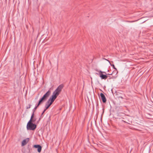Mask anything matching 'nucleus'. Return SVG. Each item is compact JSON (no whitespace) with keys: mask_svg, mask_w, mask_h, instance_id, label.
<instances>
[{"mask_svg":"<svg viewBox=\"0 0 153 153\" xmlns=\"http://www.w3.org/2000/svg\"><path fill=\"white\" fill-rule=\"evenodd\" d=\"M63 87V86L62 84L60 85L53 92L52 95L51 96L56 99L62 91Z\"/></svg>","mask_w":153,"mask_h":153,"instance_id":"nucleus-1","label":"nucleus"},{"mask_svg":"<svg viewBox=\"0 0 153 153\" xmlns=\"http://www.w3.org/2000/svg\"><path fill=\"white\" fill-rule=\"evenodd\" d=\"M56 99V98L51 96L46 102L45 105V109H46V110L52 104Z\"/></svg>","mask_w":153,"mask_h":153,"instance_id":"nucleus-2","label":"nucleus"},{"mask_svg":"<svg viewBox=\"0 0 153 153\" xmlns=\"http://www.w3.org/2000/svg\"><path fill=\"white\" fill-rule=\"evenodd\" d=\"M36 125L32 122V121H29L27 125V130H34L36 128Z\"/></svg>","mask_w":153,"mask_h":153,"instance_id":"nucleus-3","label":"nucleus"},{"mask_svg":"<svg viewBox=\"0 0 153 153\" xmlns=\"http://www.w3.org/2000/svg\"><path fill=\"white\" fill-rule=\"evenodd\" d=\"M51 93L50 90H48L40 99L43 101L46 100L50 95Z\"/></svg>","mask_w":153,"mask_h":153,"instance_id":"nucleus-4","label":"nucleus"},{"mask_svg":"<svg viewBox=\"0 0 153 153\" xmlns=\"http://www.w3.org/2000/svg\"><path fill=\"white\" fill-rule=\"evenodd\" d=\"M33 147L36 148H37V151L38 152L40 153L41 152L42 147L40 145H35L33 146Z\"/></svg>","mask_w":153,"mask_h":153,"instance_id":"nucleus-5","label":"nucleus"},{"mask_svg":"<svg viewBox=\"0 0 153 153\" xmlns=\"http://www.w3.org/2000/svg\"><path fill=\"white\" fill-rule=\"evenodd\" d=\"M29 138H27L26 139L24 140L22 142V146H24L26 145L27 143L29 141Z\"/></svg>","mask_w":153,"mask_h":153,"instance_id":"nucleus-6","label":"nucleus"},{"mask_svg":"<svg viewBox=\"0 0 153 153\" xmlns=\"http://www.w3.org/2000/svg\"><path fill=\"white\" fill-rule=\"evenodd\" d=\"M100 96L102 102L103 103L105 102H106V99L103 93H101L100 94Z\"/></svg>","mask_w":153,"mask_h":153,"instance_id":"nucleus-7","label":"nucleus"},{"mask_svg":"<svg viewBox=\"0 0 153 153\" xmlns=\"http://www.w3.org/2000/svg\"><path fill=\"white\" fill-rule=\"evenodd\" d=\"M100 76L102 79H106L108 77V76L105 75L103 74L102 73L100 74Z\"/></svg>","mask_w":153,"mask_h":153,"instance_id":"nucleus-8","label":"nucleus"},{"mask_svg":"<svg viewBox=\"0 0 153 153\" xmlns=\"http://www.w3.org/2000/svg\"><path fill=\"white\" fill-rule=\"evenodd\" d=\"M152 116V115L151 114H150L146 113L145 114L146 117L149 119H152L151 117Z\"/></svg>","mask_w":153,"mask_h":153,"instance_id":"nucleus-9","label":"nucleus"},{"mask_svg":"<svg viewBox=\"0 0 153 153\" xmlns=\"http://www.w3.org/2000/svg\"><path fill=\"white\" fill-rule=\"evenodd\" d=\"M105 59V60L108 61L110 63V65L113 67V68L114 69H115V70H117V68L115 67L114 65V64H112V65L111 64L109 60H107L105 59Z\"/></svg>","mask_w":153,"mask_h":153,"instance_id":"nucleus-10","label":"nucleus"},{"mask_svg":"<svg viewBox=\"0 0 153 153\" xmlns=\"http://www.w3.org/2000/svg\"><path fill=\"white\" fill-rule=\"evenodd\" d=\"M46 111V109H44V110L43 112H42V114L40 116V117L39 118V120H40L42 118V117H43V114L44 113L45 111Z\"/></svg>","mask_w":153,"mask_h":153,"instance_id":"nucleus-11","label":"nucleus"},{"mask_svg":"<svg viewBox=\"0 0 153 153\" xmlns=\"http://www.w3.org/2000/svg\"><path fill=\"white\" fill-rule=\"evenodd\" d=\"M43 101L41 99H40L37 105H36V107H37V108L39 106V105L41 103V102H42Z\"/></svg>","mask_w":153,"mask_h":153,"instance_id":"nucleus-12","label":"nucleus"},{"mask_svg":"<svg viewBox=\"0 0 153 153\" xmlns=\"http://www.w3.org/2000/svg\"><path fill=\"white\" fill-rule=\"evenodd\" d=\"M43 101L41 99H40L37 105H36V107H37V108L39 106V105L41 103V102H42Z\"/></svg>","mask_w":153,"mask_h":153,"instance_id":"nucleus-13","label":"nucleus"},{"mask_svg":"<svg viewBox=\"0 0 153 153\" xmlns=\"http://www.w3.org/2000/svg\"><path fill=\"white\" fill-rule=\"evenodd\" d=\"M34 115V113L33 112L31 116L30 119V120H29V121H32V119Z\"/></svg>","mask_w":153,"mask_h":153,"instance_id":"nucleus-14","label":"nucleus"},{"mask_svg":"<svg viewBox=\"0 0 153 153\" xmlns=\"http://www.w3.org/2000/svg\"><path fill=\"white\" fill-rule=\"evenodd\" d=\"M31 106V105L30 104H29L28 105V106H27L26 107V108L27 109H28L30 108Z\"/></svg>","mask_w":153,"mask_h":153,"instance_id":"nucleus-15","label":"nucleus"},{"mask_svg":"<svg viewBox=\"0 0 153 153\" xmlns=\"http://www.w3.org/2000/svg\"><path fill=\"white\" fill-rule=\"evenodd\" d=\"M36 120V118H33L32 119V123H34L35 122Z\"/></svg>","mask_w":153,"mask_h":153,"instance_id":"nucleus-16","label":"nucleus"},{"mask_svg":"<svg viewBox=\"0 0 153 153\" xmlns=\"http://www.w3.org/2000/svg\"><path fill=\"white\" fill-rule=\"evenodd\" d=\"M37 107H35V108H33V112L34 113V112L35 111V110L37 108Z\"/></svg>","mask_w":153,"mask_h":153,"instance_id":"nucleus-17","label":"nucleus"},{"mask_svg":"<svg viewBox=\"0 0 153 153\" xmlns=\"http://www.w3.org/2000/svg\"><path fill=\"white\" fill-rule=\"evenodd\" d=\"M119 98H121V99H123V97H121V96L119 97Z\"/></svg>","mask_w":153,"mask_h":153,"instance_id":"nucleus-18","label":"nucleus"},{"mask_svg":"<svg viewBox=\"0 0 153 153\" xmlns=\"http://www.w3.org/2000/svg\"><path fill=\"white\" fill-rule=\"evenodd\" d=\"M100 73H104L105 74H106V73L105 72H102V71H100Z\"/></svg>","mask_w":153,"mask_h":153,"instance_id":"nucleus-19","label":"nucleus"},{"mask_svg":"<svg viewBox=\"0 0 153 153\" xmlns=\"http://www.w3.org/2000/svg\"><path fill=\"white\" fill-rule=\"evenodd\" d=\"M108 74V75H112V74Z\"/></svg>","mask_w":153,"mask_h":153,"instance_id":"nucleus-20","label":"nucleus"},{"mask_svg":"<svg viewBox=\"0 0 153 153\" xmlns=\"http://www.w3.org/2000/svg\"><path fill=\"white\" fill-rule=\"evenodd\" d=\"M50 116L49 117V118L50 119Z\"/></svg>","mask_w":153,"mask_h":153,"instance_id":"nucleus-21","label":"nucleus"}]
</instances>
